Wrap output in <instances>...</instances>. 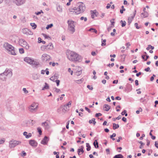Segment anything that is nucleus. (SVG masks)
<instances>
[{
	"mask_svg": "<svg viewBox=\"0 0 158 158\" xmlns=\"http://www.w3.org/2000/svg\"><path fill=\"white\" fill-rule=\"evenodd\" d=\"M68 59L73 62H80L82 60L81 57L75 52L69 51L67 54Z\"/></svg>",
	"mask_w": 158,
	"mask_h": 158,
	"instance_id": "obj_1",
	"label": "nucleus"
},
{
	"mask_svg": "<svg viewBox=\"0 0 158 158\" xmlns=\"http://www.w3.org/2000/svg\"><path fill=\"white\" fill-rule=\"evenodd\" d=\"M3 47L8 53L13 55H16L14 48L11 45L7 43H5L3 44Z\"/></svg>",
	"mask_w": 158,
	"mask_h": 158,
	"instance_id": "obj_2",
	"label": "nucleus"
},
{
	"mask_svg": "<svg viewBox=\"0 0 158 158\" xmlns=\"http://www.w3.org/2000/svg\"><path fill=\"white\" fill-rule=\"evenodd\" d=\"M67 23L68 24V29L72 33H73L75 31V22L71 20L68 21Z\"/></svg>",
	"mask_w": 158,
	"mask_h": 158,
	"instance_id": "obj_3",
	"label": "nucleus"
},
{
	"mask_svg": "<svg viewBox=\"0 0 158 158\" xmlns=\"http://www.w3.org/2000/svg\"><path fill=\"white\" fill-rule=\"evenodd\" d=\"M28 110L31 112H36L38 108V104L35 103H32L28 107Z\"/></svg>",
	"mask_w": 158,
	"mask_h": 158,
	"instance_id": "obj_4",
	"label": "nucleus"
},
{
	"mask_svg": "<svg viewBox=\"0 0 158 158\" xmlns=\"http://www.w3.org/2000/svg\"><path fill=\"white\" fill-rule=\"evenodd\" d=\"M19 43L20 45L25 48L27 50H28L29 48V46L27 43L24 39H20L19 40Z\"/></svg>",
	"mask_w": 158,
	"mask_h": 158,
	"instance_id": "obj_5",
	"label": "nucleus"
},
{
	"mask_svg": "<svg viewBox=\"0 0 158 158\" xmlns=\"http://www.w3.org/2000/svg\"><path fill=\"white\" fill-rule=\"evenodd\" d=\"M53 45L51 43H49L47 46H42L41 48V50L43 51H47L51 50L53 49Z\"/></svg>",
	"mask_w": 158,
	"mask_h": 158,
	"instance_id": "obj_6",
	"label": "nucleus"
},
{
	"mask_svg": "<svg viewBox=\"0 0 158 158\" xmlns=\"http://www.w3.org/2000/svg\"><path fill=\"white\" fill-rule=\"evenodd\" d=\"M21 142L19 141L11 140L9 142V147L10 148H13L16 146L20 144Z\"/></svg>",
	"mask_w": 158,
	"mask_h": 158,
	"instance_id": "obj_7",
	"label": "nucleus"
},
{
	"mask_svg": "<svg viewBox=\"0 0 158 158\" xmlns=\"http://www.w3.org/2000/svg\"><path fill=\"white\" fill-rule=\"evenodd\" d=\"M77 6L79 8V12L81 13L83 12L85 8L84 4L82 2H80L77 3Z\"/></svg>",
	"mask_w": 158,
	"mask_h": 158,
	"instance_id": "obj_8",
	"label": "nucleus"
},
{
	"mask_svg": "<svg viewBox=\"0 0 158 158\" xmlns=\"http://www.w3.org/2000/svg\"><path fill=\"white\" fill-rule=\"evenodd\" d=\"M7 77V76L11 77L13 74L12 70L11 69H6L5 71L3 73Z\"/></svg>",
	"mask_w": 158,
	"mask_h": 158,
	"instance_id": "obj_9",
	"label": "nucleus"
},
{
	"mask_svg": "<svg viewBox=\"0 0 158 158\" xmlns=\"http://www.w3.org/2000/svg\"><path fill=\"white\" fill-rule=\"evenodd\" d=\"M22 32L23 34H26L27 35H32L33 34L32 32L27 28L22 29Z\"/></svg>",
	"mask_w": 158,
	"mask_h": 158,
	"instance_id": "obj_10",
	"label": "nucleus"
},
{
	"mask_svg": "<svg viewBox=\"0 0 158 158\" xmlns=\"http://www.w3.org/2000/svg\"><path fill=\"white\" fill-rule=\"evenodd\" d=\"M50 56L46 54H43L42 56V60L44 61H49L50 59Z\"/></svg>",
	"mask_w": 158,
	"mask_h": 158,
	"instance_id": "obj_11",
	"label": "nucleus"
},
{
	"mask_svg": "<svg viewBox=\"0 0 158 158\" xmlns=\"http://www.w3.org/2000/svg\"><path fill=\"white\" fill-rule=\"evenodd\" d=\"M42 126L44 127V128L46 130L48 129L50 127L49 124L47 121L42 123Z\"/></svg>",
	"mask_w": 158,
	"mask_h": 158,
	"instance_id": "obj_12",
	"label": "nucleus"
},
{
	"mask_svg": "<svg viewBox=\"0 0 158 158\" xmlns=\"http://www.w3.org/2000/svg\"><path fill=\"white\" fill-rule=\"evenodd\" d=\"M125 90L127 92H130L131 91L132 89V86L130 84L127 83L126 85Z\"/></svg>",
	"mask_w": 158,
	"mask_h": 158,
	"instance_id": "obj_13",
	"label": "nucleus"
},
{
	"mask_svg": "<svg viewBox=\"0 0 158 158\" xmlns=\"http://www.w3.org/2000/svg\"><path fill=\"white\" fill-rule=\"evenodd\" d=\"M39 64V62L36 60H34L33 59L30 65L33 67H36Z\"/></svg>",
	"mask_w": 158,
	"mask_h": 158,
	"instance_id": "obj_14",
	"label": "nucleus"
},
{
	"mask_svg": "<svg viewBox=\"0 0 158 158\" xmlns=\"http://www.w3.org/2000/svg\"><path fill=\"white\" fill-rule=\"evenodd\" d=\"M29 144L33 147H35L37 146V143L34 140H30L29 141Z\"/></svg>",
	"mask_w": 158,
	"mask_h": 158,
	"instance_id": "obj_15",
	"label": "nucleus"
},
{
	"mask_svg": "<svg viewBox=\"0 0 158 158\" xmlns=\"http://www.w3.org/2000/svg\"><path fill=\"white\" fill-rule=\"evenodd\" d=\"M6 77L3 73L0 74V82L1 81H6Z\"/></svg>",
	"mask_w": 158,
	"mask_h": 158,
	"instance_id": "obj_16",
	"label": "nucleus"
},
{
	"mask_svg": "<svg viewBox=\"0 0 158 158\" xmlns=\"http://www.w3.org/2000/svg\"><path fill=\"white\" fill-rule=\"evenodd\" d=\"M80 148L77 150V152L79 155L82 154L84 152L83 150L84 147L83 146H81Z\"/></svg>",
	"mask_w": 158,
	"mask_h": 158,
	"instance_id": "obj_17",
	"label": "nucleus"
},
{
	"mask_svg": "<svg viewBox=\"0 0 158 158\" xmlns=\"http://www.w3.org/2000/svg\"><path fill=\"white\" fill-rule=\"evenodd\" d=\"M33 59L29 57H26L24 59V60L27 63L30 64Z\"/></svg>",
	"mask_w": 158,
	"mask_h": 158,
	"instance_id": "obj_18",
	"label": "nucleus"
},
{
	"mask_svg": "<svg viewBox=\"0 0 158 158\" xmlns=\"http://www.w3.org/2000/svg\"><path fill=\"white\" fill-rule=\"evenodd\" d=\"M48 140V137L46 136H45L44 139L41 141V143L45 145L47 144Z\"/></svg>",
	"mask_w": 158,
	"mask_h": 158,
	"instance_id": "obj_19",
	"label": "nucleus"
},
{
	"mask_svg": "<svg viewBox=\"0 0 158 158\" xmlns=\"http://www.w3.org/2000/svg\"><path fill=\"white\" fill-rule=\"evenodd\" d=\"M79 7H74L73 9H72V10L71 11V12H75V13L77 15L81 13H79Z\"/></svg>",
	"mask_w": 158,
	"mask_h": 158,
	"instance_id": "obj_20",
	"label": "nucleus"
},
{
	"mask_svg": "<svg viewBox=\"0 0 158 158\" xmlns=\"http://www.w3.org/2000/svg\"><path fill=\"white\" fill-rule=\"evenodd\" d=\"M110 108V106L108 105L105 104L103 106V109L106 111H108Z\"/></svg>",
	"mask_w": 158,
	"mask_h": 158,
	"instance_id": "obj_21",
	"label": "nucleus"
},
{
	"mask_svg": "<svg viewBox=\"0 0 158 158\" xmlns=\"http://www.w3.org/2000/svg\"><path fill=\"white\" fill-rule=\"evenodd\" d=\"M23 135L24 136H25V137L27 139H28L31 136V133H29L27 135V133L26 131L24 132H23Z\"/></svg>",
	"mask_w": 158,
	"mask_h": 158,
	"instance_id": "obj_22",
	"label": "nucleus"
},
{
	"mask_svg": "<svg viewBox=\"0 0 158 158\" xmlns=\"http://www.w3.org/2000/svg\"><path fill=\"white\" fill-rule=\"evenodd\" d=\"M56 9L58 12L60 13H61L62 12V8L60 5H57L56 6Z\"/></svg>",
	"mask_w": 158,
	"mask_h": 158,
	"instance_id": "obj_23",
	"label": "nucleus"
},
{
	"mask_svg": "<svg viewBox=\"0 0 158 158\" xmlns=\"http://www.w3.org/2000/svg\"><path fill=\"white\" fill-rule=\"evenodd\" d=\"M32 78L34 80H37L39 78V76L37 74H33L32 76Z\"/></svg>",
	"mask_w": 158,
	"mask_h": 158,
	"instance_id": "obj_24",
	"label": "nucleus"
},
{
	"mask_svg": "<svg viewBox=\"0 0 158 158\" xmlns=\"http://www.w3.org/2000/svg\"><path fill=\"white\" fill-rule=\"evenodd\" d=\"M148 16V14L147 12H145L144 13H142L141 14V16L143 18L147 17Z\"/></svg>",
	"mask_w": 158,
	"mask_h": 158,
	"instance_id": "obj_25",
	"label": "nucleus"
},
{
	"mask_svg": "<svg viewBox=\"0 0 158 158\" xmlns=\"http://www.w3.org/2000/svg\"><path fill=\"white\" fill-rule=\"evenodd\" d=\"M113 129L115 130L119 128V125L118 124H116L115 123H113Z\"/></svg>",
	"mask_w": 158,
	"mask_h": 158,
	"instance_id": "obj_26",
	"label": "nucleus"
},
{
	"mask_svg": "<svg viewBox=\"0 0 158 158\" xmlns=\"http://www.w3.org/2000/svg\"><path fill=\"white\" fill-rule=\"evenodd\" d=\"M93 145L96 148H98V143L96 140H95L94 142Z\"/></svg>",
	"mask_w": 158,
	"mask_h": 158,
	"instance_id": "obj_27",
	"label": "nucleus"
},
{
	"mask_svg": "<svg viewBox=\"0 0 158 158\" xmlns=\"http://www.w3.org/2000/svg\"><path fill=\"white\" fill-rule=\"evenodd\" d=\"M0 24L2 25H6L7 24L6 22L4 20L0 19Z\"/></svg>",
	"mask_w": 158,
	"mask_h": 158,
	"instance_id": "obj_28",
	"label": "nucleus"
},
{
	"mask_svg": "<svg viewBox=\"0 0 158 158\" xmlns=\"http://www.w3.org/2000/svg\"><path fill=\"white\" fill-rule=\"evenodd\" d=\"M123 156L121 154L115 155L113 158H123Z\"/></svg>",
	"mask_w": 158,
	"mask_h": 158,
	"instance_id": "obj_29",
	"label": "nucleus"
},
{
	"mask_svg": "<svg viewBox=\"0 0 158 158\" xmlns=\"http://www.w3.org/2000/svg\"><path fill=\"white\" fill-rule=\"evenodd\" d=\"M89 122L90 124L93 123L94 125H95L96 123V122L95 121V119L94 118H93L91 120H89Z\"/></svg>",
	"mask_w": 158,
	"mask_h": 158,
	"instance_id": "obj_30",
	"label": "nucleus"
},
{
	"mask_svg": "<svg viewBox=\"0 0 158 158\" xmlns=\"http://www.w3.org/2000/svg\"><path fill=\"white\" fill-rule=\"evenodd\" d=\"M72 104V101H69L67 104H65L64 105V107H66L68 106V107H69L71 106Z\"/></svg>",
	"mask_w": 158,
	"mask_h": 158,
	"instance_id": "obj_31",
	"label": "nucleus"
},
{
	"mask_svg": "<svg viewBox=\"0 0 158 158\" xmlns=\"http://www.w3.org/2000/svg\"><path fill=\"white\" fill-rule=\"evenodd\" d=\"M49 88V86L48 84L46 83H45V85L44 86L43 88L42 89V90H44L45 89H48Z\"/></svg>",
	"mask_w": 158,
	"mask_h": 158,
	"instance_id": "obj_32",
	"label": "nucleus"
},
{
	"mask_svg": "<svg viewBox=\"0 0 158 158\" xmlns=\"http://www.w3.org/2000/svg\"><path fill=\"white\" fill-rule=\"evenodd\" d=\"M33 27V29H35L37 27L36 25L34 23H31L30 24Z\"/></svg>",
	"mask_w": 158,
	"mask_h": 158,
	"instance_id": "obj_33",
	"label": "nucleus"
},
{
	"mask_svg": "<svg viewBox=\"0 0 158 158\" xmlns=\"http://www.w3.org/2000/svg\"><path fill=\"white\" fill-rule=\"evenodd\" d=\"M86 147H87L86 150L87 151H89L90 150L91 147L88 143H86Z\"/></svg>",
	"mask_w": 158,
	"mask_h": 158,
	"instance_id": "obj_34",
	"label": "nucleus"
},
{
	"mask_svg": "<svg viewBox=\"0 0 158 158\" xmlns=\"http://www.w3.org/2000/svg\"><path fill=\"white\" fill-rule=\"evenodd\" d=\"M89 31L92 32H95L96 33H97V31L95 29H94L93 28H90Z\"/></svg>",
	"mask_w": 158,
	"mask_h": 158,
	"instance_id": "obj_35",
	"label": "nucleus"
},
{
	"mask_svg": "<svg viewBox=\"0 0 158 158\" xmlns=\"http://www.w3.org/2000/svg\"><path fill=\"white\" fill-rule=\"evenodd\" d=\"M120 23H121V26L122 27H124L126 24V22L125 21L121 20Z\"/></svg>",
	"mask_w": 158,
	"mask_h": 158,
	"instance_id": "obj_36",
	"label": "nucleus"
},
{
	"mask_svg": "<svg viewBox=\"0 0 158 158\" xmlns=\"http://www.w3.org/2000/svg\"><path fill=\"white\" fill-rule=\"evenodd\" d=\"M154 47L152 46L151 45H148V47L146 49L148 50L150 48H151L152 50H153L154 49Z\"/></svg>",
	"mask_w": 158,
	"mask_h": 158,
	"instance_id": "obj_37",
	"label": "nucleus"
},
{
	"mask_svg": "<svg viewBox=\"0 0 158 158\" xmlns=\"http://www.w3.org/2000/svg\"><path fill=\"white\" fill-rule=\"evenodd\" d=\"M42 35L45 39H48L49 40L51 39L50 37L48 35H47L44 34H43Z\"/></svg>",
	"mask_w": 158,
	"mask_h": 158,
	"instance_id": "obj_38",
	"label": "nucleus"
},
{
	"mask_svg": "<svg viewBox=\"0 0 158 158\" xmlns=\"http://www.w3.org/2000/svg\"><path fill=\"white\" fill-rule=\"evenodd\" d=\"M19 53L21 54H23L24 52V51L23 48H20L19 49Z\"/></svg>",
	"mask_w": 158,
	"mask_h": 158,
	"instance_id": "obj_39",
	"label": "nucleus"
},
{
	"mask_svg": "<svg viewBox=\"0 0 158 158\" xmlns=\"http://www.w3.org/2000/svg\"><path fill=\"white\" fill-rule=\"evenodd\" d=\"M102 46H104L106 45V44L105 43H105L106 42V40L105 39V40H103L102 39Z\"/></svg>",
	"mask_w": 158,
	"mask_h": 158,
	"instance_id": "obj_40",
	"label": "nucleus"
},
{
	"mask_svg": "<svg viewBox=\"0 0 158 158\" xmlns=\"http://www.w3.org/2000/svg\"><path fill=\"white\" fill-rule=\"evenodd\" d=\"M53 25L52 24H50L49 25H48L46 27V29H48L49 28L52 27L53 26Z\"/></svg>",
	"mask_w": 158,
	"mask_h": 158,
	"instance_id": "obj_41",
	"label": "nucleus"
},
{
	"mask_svg": "<svg viewBox=\"0 0 158 158\" xmlns=\"http://www.w3.org/2000/svg\"><path fill=\"white\" fill-rule=\"evenodd\" d=\"M136 10H135L134 11V13H133V15L130 17H129V18H130L131 19H134V17L135 16V15L136 14Z\"/></svg>",
	"mask_w": 158,
	"mask_h": 158,
	"instance_id": "obj_42",
	"label": "nucleus"
},
{
	"mask_svg": "<svg viewBox=\"0 0 158 158\" xmlns=\"http://www.w3.org/2000/svg\"><path fill=\"white\" fill-rule=\"evenodd\" d=\"M136 10H135L134 11V13H133V15L130 17H129V18H130L131 19H134V17L135 16V15L136 14Z\"/></svg>",
	"mask_w": 158,
	"mask_h": 158,
	"instance_id": "obj_43",
	"label": "nucleus"
},
{
	"mask_svg": "<svg viewBox=\"0 0 158 158\" xmlns=\"http://www.w3.org/2000/svg\"><path fill=\"white\" fill-rule=\"evenodd\" d=\"M53 89L54 90V91H55L57 93H59L60 91V89H57L56 88H54Z\"/></svg>",
	"mask_w": 158,
	"mask_h": 158,
	"instance_id": "obj_44",
	"label": "nucleus"
},
{
	"mask_svg": "<svg viewBox=\"0 0 158 158\" xmlns=\"http://www.w3.org/2000/svg\"><path fill=\"white\" fill-rule=\"evenodd\" d=\"M37 130H38V132L39 133V134L41 135L42 134V131H41V128L40 127H39L37 128Z\"/></svg>",
	"mask_w": 158,
	"mask_h": 158,
	"instance_id": "obj_45",
	"label": "nucleus"
},
{
	"mask_svg": "<svg viewBox=\"0 0 158 158\" xmlns=\"http://www.w3.org/2000/svg\"><path fill=\"white\" fill-rule=\"evenodd\" d=\"M80 20H84L85 22H86L87 20V18L86 17H81L80 18Z\"/></svg>",
	"mask_w": 158,
	"mask_h": 158,
	"instance_id": "obj_46",
	"label": "nucleus"
},
{
	"mask_svg": "<svg viewBox=\"0 0 158 158\" xmlns=\"http://www.w3.org/2000/svg\"><path fill=\"white\" fill-rule=\"evenodd\" d=\"M114 19H111L110 21V22H111V25L113 26H114Z\"/></svg>",
	"mask_w": 158,
	"mask_h": 158,
	"instance_id": "obj_47",
	"label": "nucleus"
},
{
	"mask_svg": "<svg viewBox=\"0 0 158 158\" xmlns=\"http://www.w3.org/2000/svg\"><path fill=\"white\" fill-rule=\"evenodd\" d=\"M139 110H137L136 111V112L137 114H139L140 111L141 112L142 111V109L141 108H140L139 109Z\"/></svg>",
	"mask_w": 158,
	"mask_h": 158,
	"instance_id": "obj_48",
	"label": "nucleus"
},
{
	"mask_svg": "<svg viewBox=\"0 0 158 158\" xmlns=\"http://www.w3.org/2000/svg\"><path fill=\"white\" fill-rule=\"evenodd\" d=\"M133 19L130 18H128V23L129 24H130L131 22Z\"/></svg>",
	"mask_w": 158,
	"mask_h": 158,
	"instance_id": "obj_49",
	"label": "nucleus"
},
{
	"mask_svg": "<svg viewBox=\"0 0 158 158\" xmlns=\"http://www.w3.org/2000/svg\"><path fill=\"white\" fill-rule=\"evenodd\" d=\"M55 82H56V83L57 86H58L59 85L60 81L59 80H57L55 81Z\"/></svg>",
	"mask_w": 158,
	"mask_h": 158,
	"instance_id": "obj_50",
	"label": "nucleus"
},
{
	"mask_svg": "<svg viewBox=\"0 0 158 158\" xmlns=\"http://www.w3.org/2000/svg\"><path fill=\"white\" fill-rule=\"evenodd\" d=\"M23 91L26 94L28 93V91L26 90V88H23Z\"/></svg>",
	"mask_w": 158,
	"mask_h": 158,
	"instance_id": "obj_51",
	"label": "nucleus"
},
{
	"mask_svg": "<svg viewBox=\"0 0 158 158\" xmlns=\"http://www.w3.org/2000/svg\"><path fill=\"white\" fill-rule=\"evenodd\" d=\"M56 77H57V76H56V75H55L54 76H52V77H51L50 78V79L51 80H53L54 79H55Z\"/></svg>",
	"mask_w": 158,
	"mask_h": 158,
	"instance_id": "obj_52",
	"label": "nucleus"
},
{
	"mask_svg": "<svg viewBox=\"0 0 158 158\" xmlns=\"http://www.w3.org/2000/svg\"><path fill=\"white\" fill-rule=\"evenodd\" d=\"M102 115V114L100 113H97L95 114V116L96 117H98L99 116H101Z\"/></svg>",
	"mask_w": 158,
	"mask_h": 158,
	"instance_id": "obj_53",
	"label": "nucleus"
},
{
	"mask_svg": "<svg viewBox=\"0 0 158 158\" xmlns=\"http://www.w3.org/2000/svg\"><path fill=\"white\" fill-rule=\"evenodd\" d=\"M87 87L89 89L91 90H92L93 89V87L92 86H91L90 85H88L87 86Z\"/></svg>",
	"mask_w": 158,
	"mask_h": 158,
	"instance_id": "obj_54",
	"label": "nucleus"
},
{
	"mask_svg": "<svg viewBox=\"0 0 158 158\" xmlns=\"http://www.w3.org/2000/svg\"><path fill=\"white\" fill-rule=\"evenodd\" d=\"M68 71L69 72H70L71 74V75H72L73 74V72L72 70H71V69L70 68H69L68 69Z\"/></svg>",
	"mask_w": 158,
	"mask_h": 158,
	"instance_id": "obj_55",
	"label": "nucleus"
},
{
	"mask_svg": "<svg viewBox=\"0 0 158 158\" xmlns=\"http://www.w3.org/2000/svg\"><path fill=\"white\" fill-rule=\"evenodd\" d=\"M85 109L89 113H91V111L88 107H85Z\"/></svg>",
	"mask_w": 158,
	"mask_h": 158,
	"instance_id": "obj_56",
	"label": "nucleus"
},
{
	"mask_svg": "<svg viewBox=\"0 0 158 158\" xmlns=\"http://www.w3.org/2000/svg\"><path fill=\"white\" fill-rule=\"evenodd\" d=\"M135 26L136 27V28L138 29L139 28V27L138 26V24L137 23H135Z\"/></svg>",
	"mask_w": 158,
	"mask_h": 158,
	"instance_id": "obj_57",
	"label": "nucleus"
},
{
	"mask_svg": "<svg viewBox=\"0 0 158 158\" xmlns=\"http://www.w3.org/2000/svg\"><path fill=\"white\" fill-rule=\"evenodd\" d=\"M116 135L115 133H114L113 134L110 135V138H112L113 137H115Z\"/></svg>",
	"mask_w": 158,
	"mask_h": 158,
	"instance_id": "obj_58",
	"label": "nucleus"
},
{
	"mask_svg": "<svg viewBox=\"0 0 158 158\" xmlns=\"http://www.w3.org/2000/svg\"><path fill=\"white\" fill-rule=\"evenodd\" d=\"M127 112V111L126 110H124L121 113V114L122 115H124Z\"/></svg>",
	"mask_w": 158,
	"mask_h": 158,
	"instance_id": "obj_59",
	"label": "nucleus"
},
{
	"mask_svg": "<svg viewBox=\"0 0 158 158\" xmlns=\"http://www.w3.org/2000/svg\"><path fill=\"white\" fill-rule=\"evenodd\" d=\"M62 108H63V110H64L65 111H66L69 109L67 107H64V106H63V107H62Z\"/></svg>",
	"mask_w": 158,
	"mask_h": 158,
	"instance_id": "obj_60",
	"label": "nucleus"
},
{
	"mask_svg": "<svg viewBox=\"0 0 158 158\" xmlns=\"http://www.w3.org/2000/svg\"><path fill=\"white\" fill-rule=\"evenodd\" d=\"M82 79H81L80 80H77V82L78 83H81L82 82Z\"/></svg>",
	"mask_w": 158,
	"mask_h": 158,
	"instance_id": "obj_61",
	"label": "nucleus"
},
{
	"mask_svg": "<svg viewBox=\"0 0 158 158\" xmlns=\"http://www.w3.org/2000/svg\"><path fill=\"white\" fill-rule=\"evenodd\" d=\"M48 68H47L46 69V74L47 75H48L49 74V71H48Z\"/></svg>",
	"mask_w": 158,
	"mask_h": 158,
	"instance_id": "obj_62",
	"label": "nucleus"
},
{
	"mask_svg": "<svg viewBox=\"0 0 158 158\" xmlns=\"http://www.w3.org/2000/svg\"><path fill=\"white\" fill-rule=\"evenodd\" d=\"M122 120L124 122H126L127 121V119L125 117H123L122 118Z\"/></svg>",
	"mask_w": 158,
	"mask_h": 158,
	"instance_id": "obj_63",
	"label": "nucleus"
},
{
	"mask_svg": "<svg viewBox=\"0 0 158 158\" xmlns=\"http://www.w3.org/2000/svg\"><path fill=\"white\" fill-rule=\"evenodd\" d=\"M111 6V5L110 4H108L106 6V8L107 9H109L110 8V7Z\"/></svg>",
	"mask_w": 158,
	"mask_h": 158,
	"instance_id": "obj_64",
	"label": "nucleus"
}]
</instances>
